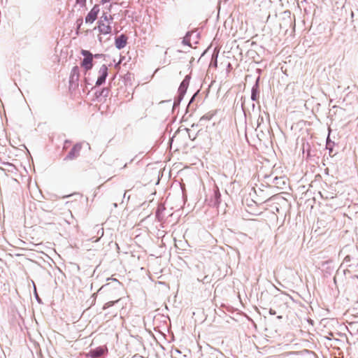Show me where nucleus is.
<instances>
[{
	"label": "nucleus",
	"instance_id": "11",
	"mask_svg": "<svg viewBox=\"0 0 358 358\" xmlns=\"http://www.w3.org/2000/svg\"><path fill=\"white\" fill-rule=\"evenodd\" d=\"M315 358H318V357L315 356Z\"/></svg>",
	"mask_w": 358,
	"mask_h": 358
},
{
	"label": "nucleus",
	"instance_id": "2",
	"mask_svg": "<svg viewBox=\"0 0 358 358\" xmlns=\"http://www.w3.org/2000/svg\"><path fill=\"white\" fill-rule=\"evenodd\" d=\"M81 55L84 57L80 62V66L83 68L85 73L90 71L93 67V59L94 57H99L101 55L96 54L93 55L89 50H82L80 51Z\"/></svg>",
	"mask_w": 358,
	"mask_h": 358
},
{
	"label": "nucleus",
	"instance_id": "4",
	"mask_svg": "<svg viewBox=\"0 0 358 358\" xmlns=\"http://www.w3.org/2000/svg\"><path fill=\"white\" fill-rule=\"evenodd\" d=\"M108 69L106 64H102L99 67V69L98 70V73H98L97 80L96 82V86H100L105 83L106 78L108 76Z\"/></svg>",
	"mask_w": 358,
	"mask_h": 358
},
{
	"label": "nucleus",
	"instance_id": "8",
	"mask_svg": "<svg viewBox=\"0 0 358 358\" xmlns=\"http://www.w3.org/2000/svg\"><path fill=\"white\" fill-rule=\"evenodd\" d=\"M73 71L74 73H77L78 75V66H74L73 69Z\"/></svg>",
	"mask_w": 358,
	"mask_h": 358
},
{
	"label": "nucleus",
	"instance_id": "1",
	"mask_svg": "<svg viewBox=\"0 0 358 358\" xmlns=\"http://www.w3.org/2000/svg\"><path fill=\"white\" fill-rule=\"evenodd\" d=\"M113 19V18L111 15L103 13L97 22V26L94 27V29L98 30L99 34L97 37L100 43L103 42V36H108L110 34L112 31L110 24Z\"/></svg>",
	"mask_w": 358,
	"mask_h": 358
},
{
	"label": "nucleus",
	"instance_id": "5",
	"mask_svg": "<svg viewBox=\"0 0 358 358\" xmlns=\"http://www.w3.org/2000/svg\"><path fill=\"white\" fill-rule=\"evenodd\" d=\"M81 148H82L81 144L76 143V145H74L73 146L72 149L69 152V154L67 155V156L66 157L65 159H69V160H72V159H75L76 157H77L79 155Z\"/></svg>",
	"mask_w": 358,
	"mask_h": 358
},
{
	"label": "nucleus",
	"instance_id": "7",
	"mask_svg": "<svg viewBox=\"0 0 358 358\" xmlns=\"http://www.w3.org/2000/svg\"><path fill=\"white\" fill-rule=\"evenodd\" d=\"M119 301V299H116L115 301H108L107 303H106L103 306V310H106L107 308H108L110 306H113L115 303H117V301Z\"/></svg>",
	"mask_w": 358,
	"mask_h": 358
},
{
	"label": "nucleus",
	"instance_id": "3",
	"mask_svg": "<svg viewBox=\"0 0 358 358\" xmlns=\"http://www.w3.org/2000/svg\"><path fill=\"white\" fill-rule=\"evenodd\" d=\"M100 12V7L95 4L85 17V21L87 24H92L98 17Z\"/></svg>",
	"mask_w": 358,
	"mask_h": 358
},
{
	"label": "nucleus",
	"instance_id": "9",
	"mask_svg": "<svg viewBox=\"0 0 358 358\" xmlns=\"http://www.w3.org/2000/svg\"><path fill=\"white\" fill-rule=\"evenodd\" d=\"M110 0H101V3H108L109 2Z\"/></svg>",
	"mask_w": 358,
	"mask_h": 358
},
{
	"label": "nucleus",
	"instance_id": "6",
	"mask_svg": "<svg viewBox=\"0 0 358 358\" xmlns=\"http://www.w3.org/2000/svg\"><path fill=\"white\" fill-rule=\"evenodd\" d=\"M127 44V37L124 35H121L115 39V46L118 49L123 48Z\"/></svg>",
	"mask_w": 358,
	"mask_h": 358
},
{
	"label": "nucleus",
	"instance_id": "10",
	"mask_svg": "<svg viewBox=\"0 0 358 358\" xmlns=\"http://www.w3.org/2000/svg\"><path fill=\"white\" fill-rule=\"evenodd\" d=\"M103 353V350H101V352H98V355H101Z\"/></svg>",
	"mask_w": 358,
	"mask_h": 358
}]
</instances>
